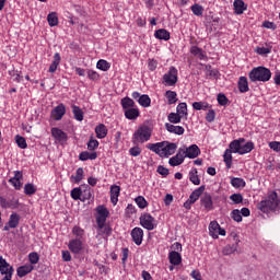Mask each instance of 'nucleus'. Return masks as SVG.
Wrapping results in <instances>:
<instances>
[{"instance_id": "obj_1", "label": "nucleus", "mask_w": 280, "mask_h": 280, "mask_svg": "<svg viewBox=\"0 0 280 280\" xmlns=\"http://www.w3.org/2000/svg\"><path fill=\"white\" fill-rule=\"evenodd\" d=\"M110 217V211L106 206L101 205L95 208V225L96 229V237H103V240H108L110 235H113V228L110 224L106 223L108 218Z\"/></svg>"}, {"instance_id": "obj_2", "label": "nucleus", "mask_w": 280, "mask_h": 280, "mask_svg": "<svg viewBox=\"0 0 280 280\" xmlns=\"http://www.w3.org/2000/svg\"><path fill=\"white\" fill-rule=\"evenodd\" d=\"M257 210L262 213H270L271 211L272 213H276V215H279L280 198L279 195H277V191H269L267 198L258 202Z\"/></svg>"}, {"instance_id": "obj_3", "label": "nucleus", "mask_w": 280, "mask_h": 280, "mask_svg": "<svg viewBox=\"0 0 280 280\" xmlns=\"http://www.w3.org/2000/svg\"><path fill=\"white\" fill-rule=\"evenodd\" d=\"M148 150L161 156V159H170L172 154L176 153L178 144L170 141H162L158 143L147 144Z\"/></svg>"}, {"instance_id": "obj_4", "label": "nucleus", "mask_w": 280, "mask_h": 280, "mask_svg": "<svg viewBox=\"0 0 280 280\" xmlns=\"http://www.w3.org/2000/svg\"><path fill=\"white\" fill-rule=\"evenodd\" d=\"M154 127L150 121H147L138 127V129L132 135V143L139 145V143H148L152 138V132Z\"/></svg>"}, {"instance_id": "obj_5", "label": "nucleus", "mask_w": 280, "mask_h": 280, "mask_svg": "<svg viewBox=\"0 0 280 280\" xmlns=\"http://www.w3.org/2000/svg\"><path fill=\"white\" fill-rule=\"evenodd\" d=\"M230 150H232L233 154H248L255 150V143L252 141L246 142V139L240 138L237 140H233L230 145Z\"/></svg>"}, {"instance_id": "obj_6", "label": "nucleus", "mask_w": 280, "mask_h": 280, "mask_svg": "<svg viewBox=\"0 0 280 280\" xmlns=\"http://www.w3.org/2000/svg\"><path fill=\"white\" fill-rule=\"evenodd\" d=\"M248 78L250 82H269L272 78V72L270 69L260 66L253 68L248 73Z\"/></svg>"}, {"instance_id": "obj_7", "label": "nucleus", "mask_w": 280, "mask_h": 280, "mask_svg": "<svg viewBox=\"0 0 280 280\" xmlns=\"http://www.w3.org/2000/svg\"><path fill=\"white\" fill-rule=\"evenodd\" d=\"M178 82V69L176 67L171 66L168 71L163 74L162 83L164 86H176Z\"/></svg>"}, {"instance_id": "obj_8", "label": "nucleus", "mask_w": 280, "mask_h": 280, "mask_svg": "<svg viewBox=\"0 0 280 280\" xmlns=\"http://www.w3.org/2000/svg\"><path fill=\"white\" fill-rule=\"evenodd\" d=\"M139 222H140V226H142V229H145L147 231H154V229L159 226L156 219H154V217H152V214L148 212L142 213L139 217Z\"/></svg>"}, {"instance_id": "obj_9", "label": "nucleus", "mask_w": 280, "mask_h": 280, "mask_svg": "<svg viewBox=\"0 0 280 280\" xmlns=\"http://www.w3.org/2000/svg\"><path fill=\"white\" fill-rule=\"evenodd\" d=\"M209 235L212 240H218V237H220V235L222 237L226 236V230H224V228L220 226V223H218V221H211L209 223Z\"/></svg>"}, {"instance_id": "obj_10", "label": "nucleus", "mask_w": 280, "mask_h": 280, "mask_svg": "<svg viewBox=\"0 0 280 280\" xmlns=\"http://www.w3.org/2000/svg\"><path fill=\"white\" fill-rule=\"evenodd\" d=\"M71 198L72 200H82V202H84L85 200H91V190L85 189L82 192L81 188H73L71 190Z\"/></svg>"}, {"instance_id": "obj_11", "label": "nucleus", "mask_w": 280, "mask_h": 280, "mask_svg": "<svg viewBox=\"0 0 280 280\" xmlns=\"http://www.w3.org/2000/svg\"><path fill=\"white\" fill-rule=\"evenodd\" d=\"M21 203L19 202V198L12 197V198H4L0 197V206L2 209H19V206Z\"/></svg>"}, {"instance_id": "obj_12", "label": "nucleus", "mask_w": 280, "mask_h": 280, "mask_svg": "<svg viewBox=\"0 0 280 280\" xmlns=\"http://www.w3.org/2000/svg\"><path fill=\"white\" fill-rule=\"evenodd\" d=\"M13 174L14 175L9 179V183L12 185V187H14V189L21 191L23 188V172L14 171Z\"/></svg>"}, {"instance_id": "obj_13", "label": "nucleus", "mask_w": 280, "mask_h": 280, "mask_svg": "<svg viewBox=\"0 0 280 280\" xmlns=\"http://www.w3.org/2000/svg\"><path fill=\"white\" fill-rule=\"evenodd\" d=\"M184 151L185 159H198L200 156V148L198 144H191L188 148H179Z\"/></svg>"}, {"instance_id": "obj_14", "label": "nucleus", "mask_w": 280, "mask_h": 280, "mask_svg": "<svg viewBox=\"0 0 280 280\" xmlns=\"http://www.w3.org/2000/svg\"><path fill=\"white\" fill-rule=\"evenodd\" d=\"M65 115H67V107L62 103L57 105L50 112V117H51V119H54V121H60L65 117Z\"/></svg>"}, {"instance_id": "obj_15", "label": "nucleus", "mask_w": 280, "mask_h": 280, "mask_svg": "<svg viewBox=\"0 0 280 280\" xmlns=\"http://www.w3.org/2000/svg\"><path fill=\"white\" fill-rule=\"evenodd\" d=\"M183 163H185V151L179 148L176 155L168 160V165H171V167H178V165H183Z\"/></svg>"}, {"instance_id": "obj_16", "label": "nucleus", "mask_w": 280, "mask_h": 280, "mask_svg": "<svg viewBox=\"0 0 280 280\" xmlns=\"http://www.w3.org/2000/svg\"><path fill=\"white\" fill-rule=\"evenodd\" d=\"M143 229L141 228H133L130 232V236L136 246H141V244H143Z\"/></svg>"}, {"instance_id": "obj_17", "label": "nucleus", "mask_w": 280, "mask_h": 280, "mask_svg": "<svg viewBox=\"0 0 280 280\" xmlns=\"http://www.w3.org/2000/svg\"><path fill=\"white\" fill-rule=\"evenodd\" d=\"M201 207L207 211H213V198L211 194L205 192L200 198Z\"/></svg>"}, {"instance_id": "obj_18", "label": "nucleus", "mask_w": 280, "mask_h": 280, "mask_svg": "<svg viewBox=\"0 0 280 280\" xmlns=\"http://www.w3.org/2000/svg\"><path fill=\"white\" fill-rule=\"evenodd\" d=\"M110 202L114 207L119 202V196L121 194V187L117 185H112L109 188Z\"/></svg>"}, {"instance_id": "obj_19", "label": "nucleus", "mask_w": 280, "mask_h": 280, "mask_svg": "<svg viewBox=\"0 0 280 280\" xmlns=\"http://www.w3.org/2000/svg\"><path fill=\"white\" fill-rule=\"evenodd\" d=\"M51 135L54 139H56V141H58L59 143L67 142V139H68L67 132L62 131L60 128L58 127L51 128Z\"/></svg>"}, {"instance_id": "obj_20", "label": "nucleus", "mask_w": 280, "mask_h": 280, "mask_svg": "<svg viewBox=\"0 0 280 280\" xmlns=\"http://www.w3.org/2000/svg\"><path fill=\"white\" fill-rule=\"evenodd\" d=\"M69 250L74 255H80L82 253V241L80 238H73L68 244Z\"/></svg>"}, {"instance_id": "obj_21", "label": "nucleus", "mask_w": 280, "mask_h": 280, "mask_svg": "<svg viewBox=\"0 0 280 280\" xmlns=\"http://www.w3.org/2000/svg\"><path fill=\"white\" fill-rule=\"evenodd\" d=\"M190 54L195 58H198V60H205V61L209 60V57L207 56V52L198 46H191L190 47Z\"/></svg>"}, {"instance_id": "obj_22", "label": "nucleus", "mask_w": 280, "mask_h": 280, "mask_svg": "<svg viewBox=\"0 0 280 280\" xmlns=\"http://www.w3.org/2000/svg\"><path fill=\"white\" fill-rule=\"evenodd\" d=\"M234 13L237 15L244 14L248 10V4L244 0H234L233 2Z\"/></svg>"}, {"instance_id": "obj_23", "label": "nucleus", "mask_w": 280, "mask_h": 280, "mask_svg": "<svg viewBox=\"0 0 280 280\" xmlns=\"http://www.w3.org/2000/svg\"><path fill=\"white\" fill-rule=\"evenodd\" d=\"M14 273V267L12 265H9L8 260L3 258V256L0 257V273L1 275H10Z\"/></svg>"}, {"instance_id": "obj_24", "label": "nucleus", "mask_w": 280, "mask_h": 280, "mask_svg": "<svg viewBox=\"0 0 280 280\" xmlns=\"http://www.w3.org/2000/svg\"><path fill=\"white\" fill-rule=\"evenodd\" d=\"M33 270H34L33 265L25 264L23 266H20L16 269V275H18V277H20V279H23V277H27V275H30V272H32Z\"/></svg>"}, {"instance_id": "obj_25", "label": "nucleus", "mask_w": 280, "mask_h": 280, "mask_svg": "<svg viewBox=\"0 0 280 280\" xmlns=\"http://www.w3.org/2000/svg\"><path fill=\"white\" fill-rule=\"evenodd\" d=\"M255 54H258V56H268L269 54H272V43H266L264 46H258L255 48Z\"/></svg>"}, {"instance_id": "obj_26", "label": "nucleus", "mask_w": 280, "mask_h": 280, "mask_svg": "<svg viewBox=\"0 0 280 280\" xmlns=\"http://www.w3.org/2000/svg\"><path fill=\"white\" fill-rule=\"evenodd\" d=\"M168 260L172 266H180V264L183 262V256L178 252H170Z\"/></svg>"}, {"instance_id": "obj_27", "label": "nucleus", "mask_w": 280, "mask_h": 280, "mask_svg": "<svg viewBox=\"0 0 280 280\" xmlns=\"http://www.w3.org/2000/svg\"><path fill=\"white\" fill-rule=\"evenodd\" d=\"M165 128L167 132H172L173 135H185V128L183 126H175L170 122H166Z\"/></svg>"}, {"instance_id": "obj_28", "label": "nucleus", "mask_w": 280, "mask_h": 280, "mask_svg": "<svg viewBox=\"0 0 280 280\" xmlns=\"http://www.w3.org/2000/svg\"><path fill=\"white\" fill-rule=\"evenodd\" d=\"M240 93H248L250 88L248 86V79L246 77H240L237 81Z\"/></svg>"}, {"instance_id": "obj_29", "label": "nucleus", "mask_w": 280, "mask_h": 280, "mask_svg": "<svg viewBox=\"0 0 280 280\" xmlns=\"http://www.w3.org/2000/svg\"><path fill=\"white\" fill-rule=\"evenodd\" d=\"M60 60H62V58L60 57L59 52H56L54 55V59L51 65L49 66V73H56V71L58 70V67H60Z\"/></svg>"}, {"instance_id": "obj_30", "label": "nucleus", "mask_w": 280, "mask_h": 280, "mask_svg": "<svg viewBox=\"0 0 280 280\" xmlns=\"http://www.w3.org/2000/svg\"><path fill=\"white\" fill-rule=\"evenodd\" d=\"M223 161L228 170L233 165V149H226L223 154Z\"/></svg>"}, {"instance_id": "obj_31", "label": "nucleus", "mask_w": 280, "mask_h": 280, "mask_svg": "<svg viewBox=\"0 0 280 280\" xmlns=\"http://www.w3.org/2000/svg\"><path fill=\"white\" fill-rule=\"evenodd\" d=\"M139 108L136 107H129L128 109H125V117L129 120H135L137 117H139Z\"/></svg>"}, {"instance_id": "obj_32", "label": "nucleus", "mask_w": 280, "mask_h": 280, "mask_svg": "<svg viewBox=\"0 0 280 280\" xmlns=\"http://www.w3.org/2000/svg\"><path fill=\"white\" fill-rule=\"evenodd\" d=\"M95 133L97 139H106V136L108 135V128H106V125L100 124L95 127Z\"/></svg>"}, {"instance_id": "obj_33", "label": "nucleus", "mask_w": 280, "mask_h": 280, "mask_svg": "<svg viewBox=\"0 0 280 280\" xmlns=\"http://www.w3.org/2000/svg\"><path fill=\"white\" fill-rule=\"evenodd\" d=\"M97 159V152L82 151L79 154V161H95Z\"/></svg>"}, {"instance_id": "obj_34", "label": "nucleus", "mask_w": 280, "mask_h": 280, "mask_svg": "<svg viewBox=\"0 0 280 280\" xmlns=\"http://www.w3.org/2000/svg\"><path fill=\"white\" fill-rule=\"evenodd\" d=\"M194 110H209L210 108H213V105L209 104L208 102L201 101V102H194L192 103Z\"/></svg>"}, {"instance_id": "obj_35", "label": "nucleus", "mask_w": 280, "mask_h": 280, "mask_svg": "<svg viewBox=\"0 0 280 280\" xmlns=\"http://www.w3.org/2000/svg\"><path fill=\"white\" fill-rule=\"evenodd\" d=\"M154 37L158 38V40H170V32L165 28H160L154 32Z\"/></svg>"}, {"instance_id": "obj_36", "label": "nucleus", "mask_w": 280, "mask_h": 280, "mask_svg": "<svg viewBox=\"0 0 280 280\" xmlns=\"http://www.w3.org/2000/svg\"><path fill=\"white\" fill-rule=\"evenodd\" d=\"M70 179L72 183H75L77 185L82 183V180L84 179V168L79 167L75 172V175H71Z\"/></svg>"}, {"instance_id": "obj_37", "label": "nucleus", "mask_w": 280, "mask_h": 280, "mask_svg": "<svg viewBox=\"0 0 280 280\" xmlns=\"http://www.w3.org/2000/svg\"><path fill=\"white\" fill-rule=\"evenodd\" d=\"M203 192H205V186H200L199 188H197L190 194L188 199L195 205L196 201L202 196Z\"/></svg>"}, {"instance_id": "obj_38", "label": "nucleus", "mask_w": 280, "mask_h": 280, "mask_svg": "<svg viewBox=\"0 0 280 280\" xmlns=\"http://www.w3.org/2000/svg\"><path fill=\"white\" fill-rule=\"evenodd\" d=\"M71 108L74 115V119L77 121H84V112H82V108H80V106L77 105H72Z\"/></svg>"}, {"instance_id": "obj_39", "label": "nucleus", "mask_w": 280, "mask_h": 280, "mask_svg": "<svg viewBox=\"0 0 280 280\" xmlns=\"http://www.w3.org/2000/svg\"><path fill=\"white\" fill-rule=\"evenodd\" d=\"M165 97L167 100V104H176L178 102V94L175 91L168 90L165 93Z\"/></svg>"}, {"instance_id": "obj_40", "label": "nucleus", "mask_w": 280, "mask_h": 280, "mask_svg": "<svg viewBox=\"0 0 280 280\" xmlns=\"http://www.w3.org/2000/svg\"><path fill=\"white\" fill-rule=\"evenodd\" d=\"M138 104L142 106V108H150V105L152 104V98L148 94H142L139 100Z\"/></svg>"}, {"instance_id": "obj_41", "label": "nucleus", "mask_w": 280, "mask_h": 280, "mask_svg": "<svg viewBox=\"0 0 280 280\" xmlns=\"http://www.w3.org/2000/svg\"><path fill=\"white\" fill-rule=\"evenodd\" d=\"M19 222H21V217L16 214V212H13L8 221V224L11 229H16L19 226Z\"/></svg>"}, {"instance_id": "obj_42", "label": "nucleus", "mask_w": 280, "mask_h": 280, "mask_svg": "<svg viewBox=\"0 0 280 280\" xmlns=\"http://www.w3.org/2000/svg\"><path fill=\"white\" fill-rule=\"evenodd\" d=\"M231 185L232 187H235V189H244V187H246V182L244 178L233 177L231 179Z\"/></svg>"}, {"instance_id": "obj_43", "label": "nucleus", "mask_w": 280, "mask_h": 280, "mask_svg": "<svg viewBox=\"0 0 280 280\" xmlns=\"http://www.w3.org/2000/svg\"><path fill=\"white\" fill-rule=\"evenodd\" d=\"M122 109L127 110L128 108H135V101L128 96L124 97L120 102Z\"/></svg>"}, {"instance_id": "obj_44", "label": "nucleus", "mask_w": 280, "mask_h": 280, "mask_svg": "<svg viewBox=\"0 0 280 280\" xmlns=\"http://www.w3.org/2000/svg\"><path fill=\"white\" fill-rule=\"evenodd\" d=\"M205 71L209 78H218L220 75V71L213 69L211 65H205Z\"/></svg>"}, {"instance_id": "obj_45", "label": "nucleus", "mask_w": 280, "mask_h": 280, "mask_svg": "<svg viewBox=\"0 0 280 280\" xmlns=\"http://www.w3.org/2000/svg\"><path fill=\"white\" fill-rule=\"evenodd\" d=\"M37 189L36 186L32 183H27L24 185V194L25 196H34L36 194Z\"/></svg>"}, {"instance_id": "obj_46", "label": "nucleus", "mask_w": 280, "mask_h": 280, "mask_svg": "<svg viewBox=\"0 0 280 280\" xmlns=\"http://www.w3.org/2000/svg\"><path fill=\"white\" fill-rule=\"evenodd\" d=\"M47 22L50 27H56L58 25V14L56 12L49 13L47 15Z\"/></svg>"}, {"instance_id": "obj_47", "label": "nucleus", "mask_w": 280, "mask_h": 280, "mask_svg": "<svg viewBox=\"0 0 280 280\" xmlns=\"http://www.w3.org/2000/svg\"><path fill=\"white\" fill-rule=\"evenodd\" d=\"M190 10L192 12V14H195V16H202L203 12H205V8H202V5L195 3L190 7Z\"/></svg>"}, {"instance_id": "obj_48", "label": "nucleus", "mask_w": 280, "mask_h": 280, "mask_svg": "<svg viewBox=\"0 0 280 280\" xmlns=\"http://www.w3.org/2000/svg\"><path fill=\"white\" fill-rule=\"evenodd\" d=\"M96 69H100V71H108V69H110V63L104 59H100L96 63Z\"/></svg>"}, {"instance_id": "obj_49", "label": "nucleus", "mask_w": 280, "mask_h": 280, "mask_svg": "<svg viewBox=\"0 0 280 280\" xmlns=\"http://www.w3.org/2000/svg\"><path fill=\"white\" fill-rule=\"evenodd\" d=\"M189 180L192 185H200V177H198V171L194 170L189 172Z\"/></svg>"}, {"instance_id": "obj_50", "label": "nucleus", "mask_w": 280, "mask_h": 280, "mask_svg": "<svg viewBox=\"0 0 280 280\" xmlns=\"http://www.w3.org/2000/svg\"><path fill=\"white\" fill-rule=\"evenodd\" d=\"M15 142L18 144V147L21 148V150H25L27 148V140H25V138L23 136H15Z\"/></svg>"}, {"instance_id": "obj_51", "label": "nucleus", "mask_w": 280, "mask_h": 280, "mask_svg": "<svg viewBox=\"0 0 280 280\" xmlns=\"http://www.w3.org/2000/svg\"><path fill=\"white\" fill-rule=\"evenodd\" d=\"M177 115L182 116V117H187V103H179L177 105Z\"/></svg>"}, {"instance_id": "obj_52", "label": "nucleus", "mask_w": 280, "mask_h": 280, "mask_svg": "<svg viewBox=\"0 0 280 280\" xmlns=\"http://www.w3.org/2000/svg\"><path fill=\"white\" fill-rule=\"evenodd\" d=\"M136 205H138L139 209H145L148 207V200H145V197L143 196H138L135 199Z\"/></svg>"}, {"instance_id": "obj_53", "label": "nucleus", "mask_w": 280, "mask_h": 280, "mask_svg": "<svg viewBox=\"0 0 280 280\" xmlns=\"http://www.w3.org/2000/svg\"><path fill=\"white\" fill-rule=\"evenodd\" d=\"M28 260L31 266H36V264L40 261V257L38 256V253L32 252L31 254H28Z\"/></svg>"}, {"instance_id": "obj_54", "label": "nucleus", "mask_w": 280, "mask_h": 280, "mask_svg": "<svg viewBox=\"0 0 280 280\" xmlns=\"http://www.w3.org/2000/svg\"><path fill=\"white\" fill-rule=\"evenodd\" d=\"M182 119H183V117L179 116L178 113H171V114H168V121L171 124H180Z\"/></svg>"}, {"instance_id": "obj_55", "label": "nucleus", "mask_w": 280, "mask_h": 280, "mask_svg": "<svg viewBox=\"0 0 280 280\" xmlns=\"http://www.w3.org/2000/svg\"><path fill=\"white\" fill-rule=\"evenodd\" d=\"M86 75H88L89 80H92L93 82H97V80H100V73H97V71H95V70L88 69Z\"/></svg>"}, {"instance_id": "obj_56", "label": "nucleus", "mask_w": 280, "mask_h": 280, "mask_svg": "<svg viewBox=\"0 0 280 280\" xmlns=\"http://www.w3.org/2000/svg\"><path fill=\"white\" fill-rule=\"evenodd\" d=\"M235 250H237V245H226L223 248L222 254L223 255H233V253H235Z\"/></svg>"}, {"instance_id": "obj_57", "label": "nucleus", "mask_w": 280, "mask_h": 280, "mask_svg": "<svg viewBox=\"0 0 280 280\" xmlns=\"http://www.w3.org/2000/svg\"><path fill=\"white\" fill-rule=\"evenodd\" d=\"M97 148H100V141L91 138L88 141V150L93 151V150H97Z\"/></svg>"}, {"instance_id": "obj_58", "label": "nucleus", "mask_w": 280, "mask_h": 280, "mask_svg": "<svg viewBox=\"0 0 280 280\" xmlns=\"http://www.w3.org/2000/svg\"><path fill=\"white\" fill-rule=\"evenodd\" d=\"M217 102L220 106H226V104H229V98L226 97V95L220 93L217 96Z\"/></svg>"}, {"instance_id": "obj_59", "label": "nucleus", "mask_w": 280, "mask_h": 280, "mask_svg": "<svg viewBox=\"0 0 280 280\" xmlns=\"http://www.w3.org/2000/svg\"><path fill=\"white\" fill-rule=\"evenodd\" d=\"M231 218L234 222H242V212L238 209H235L231 212Z\"/></svg>"}, {"instance_id": "obj_60", "label": "nucleus", "mask_w": 280, "mask_h": 280, "mask_svg": "<svg viewBox=\"0 0 280 280\" xmlns=\"http://www.w3.org/2000/svg\"><path fill=\"white\" fill-rule=\"evenodd\" d=\"M206 121H208V124L215 121V110L211 108L208 110L206 115Z\"/></svg>"}, {"instance_id": "obj_61", "label": "nucleus", "mask_w": 280, "mask_h": 280, "mask_svg": "<svg viewBox=\"0 0 280 280\" xmlns=\"http://www.w3.org/2000/svg\"><path fill=\"white\" fill-rule=\"evenodd\" d=\"M141 152H142V150L140 149L139 145H136V147H132L129 149L130 156H140Z\"/></svg>"}, {"instance_id": "obj_62", "label": "nucleus", "mask_w": 280, "mask_h": 280, "mask_svg": "<svg viewBox=\"0 0 280 280\" xmlns=\"http://www.w3.org/2000/svg\"><path fill=\"white\" fill-rule=\"evenodd\" d=\"M230 200H232V202L235 205H240L244 200V197H242L240 194H233L230 196Z\"/></svg>"}, {"instance_id": "obj_63", "label": "nucleus", "mask_w": 280, "mask_h": 280, "mask_svg": "<svg viewBox=\"0 0 280 280\" xmlns=\"http://www.w3.org/2000/svg\"><path fill=\"white\" fill-rule=\"evenodd\" d=\"M72 233L73 235H75V237H83L84 235V230L78 225H75L73 229H72Z\"/></svg>"}, {"instance_id": "obj_64", "label": "nucleus", "mask_w": 280, "mask_h": 280, "mask_svg": "<svg viewBox=\"0 0 280 280\" xmlns=\"http://www.w3.org/2000/svg\"><path fill=\"white\" fill-rule=\"evenodd\" d=\"M270 150H273V152H280V142L279 141H272L269 143Z\"/></svg>"}]
</instances>
